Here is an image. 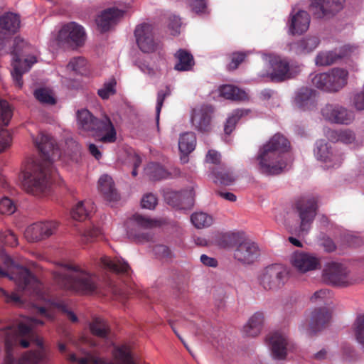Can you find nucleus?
I'll return each instance as SVG.
<instances>
[{"mask_svg": "<svg viewBox=\"0 0 364 364\" xmlns=\"http://www.w3.org/2000/svg\"><path fill=\"white\" fill-rule=\"evenodd\" d=\"M34 143L41 154L42 159L28 161L20 177L23 189L28 193L39 196L49 192L55 180L57 173L53 161L59 157L60 151L53 138L47 134L40 133L34 139Z\"/></svg>", "mask_w": 364, "mask_h": 364, "instance_id": "f257e3e1", "label": "nucleus"}, {"mask_svg": "<svg viewBox=\"0 0 364 364\" xmlns=\"http://www.w3.org/2000/svg\"><path fill=\"white\" fill-rule=\"evenodd\" d=\"M53 276L60 289L75 294H90L97 289L95 275L77 264H64L60 269L53 272Z\"/></svg>", "mask_w": 364, "mask_h": 364, "instance_id": "f03ea898", "label": "nucleus"}, {"mask_svg": "<svg viewBox=\"0 0 364 364\" xmlns=\"http://www.w3.org/2000/svg\"><path fill=\"white\" fill-rule=\"evenodd\" d=\"M289 141L283 135L275 134L259 149L257 156L259 170L266 175H277L287 166L284 154L289 149Z\"/></svg>", "mask_w": 364, "mask_h": 364, "instance_id": "7ed1b4c3", "label": "nucleus"}, {"mask_svg": "<svg viewBox=\"0 0 364 364\" xmlns=\"http://www.w3.org/2000/svg\"><path fill=\"white\" fill-rule=\"evenodd\" d=\"M77 123L80 132L88 135L100 137L105 143H112L116 140V131L109 117L99 119L94 117L87 109L78 110L77 112Z\"/></svg>", "mask_w": 364, "mask_h": 364, "instance_id": "20e7f679", "label": "nucleus"}, {"mask_svg": "<svg viewBox=\"0 0 364 364\" xmlns=\"http://www.w3.org/2000/svg\"><path fill=\"white\" fill-rule=\"evenodd\" d=\"M166 223L164 219H151L139 213L134 214L127 221V233L136 242H146L152 240L153 235L148 230Z\"/></svg>", "mask_w": 364, "mask_h": 364, "instance_id": "39448f33", "label": "nucleus"}, {"mask_svg": "<svg viewBox=\"0 0 364 364\" xmlns=\"http://www.w3.org/2000/svg\"><path fill=\"white\" fill-rule=\"evenodd\" d=\"M16 279L18 285L17 291H13L9 294L4 289L0 288V296L4 298L6 303L21 305L22 304V301L18 291L32 290L33 292L38 293L39 283L31 271L26 267H20L18 269Z\"/></svg>", "mask_w": 364, "mask_h": 364, "instance_id": "423d86ee", "label": "nucleus"}, {"mask_svg": "<svg viewBox=\"0 0 364 364\" xmlns=\"http://www.w3.org/2000/svg\"><path fill=\"white\" fill-rule=\"evenodd\" d=\"M322 279L326 284L338 287H347L355 284L358 280L346 265L336 262L325 264Z\"/></svg>", "mask_w": 364, "mask_h": 364, "instance_id": "0eeeda50", "label": "nucleus"}, {"mask_svg": "<svg viewBox=\"0 0 364 364\" xmlns=\"http://www.w3.org/2000/svg\"><path fill=\"white\" fill-rule=\"evenodd\" d=\"M347 76L348 73L345 70L334 68L328 73L316 75L312 79V84L326 92H338L346 85Z\"/></svg>", "mask_w": 364, "mask_h": 364, "instance_id": "6e6552de", "label": "nucleus"}, {"mask_svg": "<svg viewBox=\"0 0 364 364\" xmlns=\"http://www.w3.org/2000/svg\"><path fill=\"white\" fill-rule=\"evenodd\" d=\"M288 278L287 269L282 264H274L265 267L262 271L258 281L264 289L276 291L285 284Z\"/></svg>", "mask_w": 364, "mask_h": 364, "instance_id": "1a4fd4ad", "label": "nucleus"}, {"mask_svg": "<svg viewBox=\"0 0 364 364\" xmlns=\"http://www.w3.org/2000/svg\"><path fill=\"white\" fill-rule=\"evenodd\" d=\"M317 208V201L313 197H303L294 203L293 210L299 218L300 232L307 233L309 231L316 215Z\"/></svg>", "mask_w": 364, "mask_h": 364, "instance_id": "9d476101", "label": "nucleus"}, {"mask_svg": "<svg viewBox=\"0 0 364 364\" xmlns=\"http://www.w3.org/2000/svg\"><path fill=\"white\" fill-rule=\"evenodd\" d=\"M85 41V32L80 25L70 22L64 25L59 31L57 41L59 46L77 48Z\"/></svg>", "mask_w": 364, "mask_h": 364, "instance_id": "9b49d317", "label": "nucleus"}, {"mask_svg": "<svg viewBox=\"0 0 364 364\" xmlns=\"http://www.w3.org/2000/svg\"><path fill=\"white\" fill-rule=\"evenodd\" d=\"M58 226V223L53 220L34 223L26 228L24 237L29 242H36L53 235Z\"/></svg>", "mask_w": 364, "mask_h": 364, "instance_id": "f8f14e48", "label": "nucleus"}, {"mask_svg": "<svg viewBox=\"0 0 364 364\" xmlns=\"http://www.w3.org/2000/svg\"><path fill=\"white\" fill-rule=\"evenodd\" d=\"M214 108L212 105H203L193 109L191 115L192 124L198 132L208 134L213 129L212 119Z\"/></svg>", "mask_w": 364, "mask_h": 364, "instance_id": "ddd939ff", "label": "nucleus"}, {"mask_svg": "<svg viewBox=\"0 0 364 364\" xmlns=\"http://www.w3.org/2000/svg\"><path fill=\"white\" fill-rule=\"evenodd\" d=\"M345 0H311L309 11L315 18L321 19L340 11Z\"/></svg>", "mask_w": 364, "mask_h": 364, "instance_id": "4468645a", "label": "nucleus"}, {"mask_svg": "<svg viewBox=\"0 0 364 364\" xmlns=\"http://www.w3.org/2000/svg\"><path fill=\"white\" fill-rule=\"evenodd\" d=\"M259 255L258 245L253 241L241 237L234 251V258L242 263L251 264Z\"/></svg>", "mask_w": 364, "mask_h": 364, "instance_id": "2eb2a0df", "label": "nucleus"}, {"mask_svg": "<svg viewBox=\"0 0 364 364\" xmlns=\"http://www.w3.org/2000/svg\"><path fill=\"white\" fill-rule=\"evenodd\" d=\"M134 36L136 43L142 52L149 53L155 50L156 43L151 25L144 23L137 26L134 31Z\"/></svg>", "mask_w": 364, "mask_h": 364, "instance_id": "dca6fc26", "label": "nucleus"}, {"mask_svg": "<svg viewBox=\"0 0 364 364\" xmlns=\"http://www.w3.org/2000/svg\"><path fill=\"white\" fill-rule=\"evenodd\" d=\"M323 117L328 121L342 124H348L354 119L353 113L339 105L328 104L321 111Z\"/></svg>", "mask_w": 364, "mask_h": 364, "instance_id": "f3484780", "label": "nucleus"}, {"mask_svg": "<svg viewBox=\"0 0 364 364\" xmlns=\"http://www.w3.org/2000/svg\"><path fill=\"white\" fill-rule=\"evenodd\" d=\"M331 310L327 307L316 308L311 314L310 321L306 328L309 335L316 333L324 328L331 319Z\"/></svg>", "mask_w": 364, "mask_h": 364, "instance_id": "a211bd4d", "label": "nucleus"}, {"mask_svg": "<svg viewBox=\"0 0 364 364\" xmlns=\"http://www.w3.org/2000/svg\"><path fill=\"white\" fill-rule=\"evenodd\" d=\"M267 341L274 359L283 360L286 358L289 343L284 334L279 331L271 333L267 337Z\"/></svg>", "mask_w": 364, "mask_h": 364, "instance_id": "6ab92c4d", "label": "nucleus"}, {"mask_svg": "<svg viewBox=\"0 0 364 364\" xmlns=\"http://www.w3.org/2000/svg\"><path fill=\"white\" fill-rule=\"evenodd\" d=\"M291 262L293 267L301 273L316 269L320 266L318 258L304 252H294Z\"/></svg>", "mask_w": 364, "mask_h": 364, "instance_id": "aec40b11", "label": "nucleus"}, {"mask_svg": "<svg viewBox=\"0 0 364 364\" xmlns=\"http://www.w3.org/2000/svg\"><path fill=\"white\" fill-rule=\"evenodd\" d=\"M29 322V325L21 323L17 327L11 325L7 326L5 328H0V331L4 333L6 337L10 338V334H13L14 337H27L32 340L34 338L33 327L38 325L41 326L44 323L43 321L36 318H31Z\"/></svg>", "mask_w": 364, "mask_h": 364, "instance_id": "412c9836", "label": "nucleus"}, {"mask_svg": "<svg viewBox=\"0 0 364 364\" xmlns=\"http://www.w3.org/2000/svg\"><path fill=\"white\" fill-rule=\"evenodd\" d=\"M310 15L304 10H299L290 15L289 20V31L291 35H301L309 28Z\"/></svg>", "mask_w": 364, "mask_h": 364, "instance_id": "4be33fe9", "label": "nucleus"}, {"mask_svg": "<svg viewBox=\"0 0 364 364\" xmlns=\"http://www.w3.org/2000/svg\"><path fill=\"white\" fill-rule=\"evenodd\" d=\"M269 64L272 69L269 74L272 81L282 82L291 77L289 63L286 59L274 56L270 58Z\"/></svg>", "mask_w": 364, "mask_h": 364, "instance_id": "5701e85b", "label": "nucleus"}, {"mask_svg": "<svg viewBox=\"0 0 364 364\" xmlns=\"http://www.w3.org/2000/svg\"><path fill=\"white\" fill-rule=\"evenodd\" d=\"M20 16L12 12H7L0 16V37L8 38L15 34L20 28Z\"/></svg>", "mask_w": 364, "mask_h": 364, "instance_id": "b1692460", "label": "nucleus"}, {"mask_svg": "<svg viewBox=\"0 0 364 364\" xmlns=\"http://www.w3.org/2000/svg\"><path fill=\"white\" fill-rule=\"evenodd\" d=\"M124 11L115 8H109L103 11L96 19V23L102 32L107 31L114 26L123 16Z\"/></svg>", "mask_w": 364, "mask_h": 364, "instance_id": "393cba45", "label": "nucleus"}, {"mask_svg": "<svg viewBox=\"0 0 364 364\" xmlns=\"http://www.w3.org/2000/svg\"><path fill=\"white\" fill-rule=\"evenodd\" d=\"M196 136L193 132H186L182 134L178 140V149L181 152V161L186 164L188 161V155L196 148Z\"/></svg>", "mask_w": 364, "mask_h": 364, "instance_id": "a878e982", "label": "nucleus"}, {"mask_svg": "<svg viewBox=\"0 0 364 364\" xmlns=\"http://www.w3.org/2000/svg\"><path fill=\"white\" fill-rule=\"evenodd\" d=\"M36 342L41 349L25 353L18 360L17 364H47L48 358L46 352L42 348L43 341L36 338Z\"/></svg>", "mask_w": 364, "mask_h": 364, "instance_id": "bb28decb", "label": "nucleus"}, {"mask_svg": "<svg viewBox=\"0 0 364 364\" xmlns=\"http://www.w3.org/2000/svg\"><path fill=\"white\" fill-rule=\"evenodd\" d=\"M187 193L186 191H171L168 192L165 195V200L167 203L174 208L178 209H185L193 204V198L191 196V191L188 197H186Z\"/></svg>", "mask_w": 364, "mask_h": 364, "instance_id": "cd10ccee", "label": "nucleus"}, {"mask_svg": "<svg viewBox=\"0 0 364 364\" xmlns=\"http://www.w3.org/2000/svg\"><path fill=\"white\" fill-rule=\"evenodd\" d=\"M98 188L106 200L117 201L119 199V195L115 188L114 183L109 176L105 174L100 178Z\"/></svg>", "mask_w": 364, "mask_h": 364, "instance_id": "c85d7f7f", "label": "nucleus"}, {"mask_svg": "<svg viewBox=\"0 0 364 364\" xmlns=\"http://www.w3.org/2000/svg\"><path fill=\"white\" fill-rule=\"evenodd\" d=\"M316 92L308 87H301L296 93L295 103L299 108L306 110L314 107Z\"/></svg>", "mask_w": 364, "mask_h": 364, "instance_id": "c756f323", "label": "nucleus"}, {"mask_svg": "<svg viewBox=\"0 0 364 364\" xmlns=\"http://www.w3.org/2000/svg\"><path fill=\"white\" fill-rule=\"evenodd\" d=\"M176 64L174 69L177 71L191 70L195 65L193 55L185 49H179L174 54Z\"/></svg>", "mask_w": 364, "mask_h": 364, "instance_id": "7c9ffc66", "label": "nucleus"}, {"mask_svg": "<svg viewBox=\"0 0 364 364\" xmlns=\"http://www.w3.org/2000/svg\"><path fill=\"white\" fill-rule=\"evenodd\" d=\"M100 262L105 268L117 274L129 276L132 272L129 264L124 259H115L112 260L107 257H102L100 259Z\"/></svg>", "mask_w": 364, "mask_h": 364, "instance_id": "2f4dec72", "label": "nucleus"}, {"mask_svg": "<svg viewBox=\"0 0 364 364\" xmlns=\"http://www.w3.org/2000/svg\"><path fill=\"white\" fill-rule=\"evenodd\" d=\"M320 40L317 36H306L294 43L291 49L297 54H308L315 50L319 45Z\"/></svg>", "mask_w": 364, "mask_h": 364, "instance_id": "473e14b6", "label": "nucleus"}, {"mask_svg": "<svg viewBox=\"0 0 364 364\" xmlns=\"http://www.w3.org/2000/svg\"><path fill=\"white\" fill-rule=\"evenodd\" d=\"M264 322V314L262 312H256L243 327V333L246 336L255 337L261 332Z\"/></svg>", "mask_w": 364, "mask_h": 364, "instance_id": "72a5a7b5", "label": "nucleus"}, {"mask_svg": "<svg viewBox=\"0 0 364 364\" xmlns=\"http://www.w3.org/2000/svg\"><path fill=\"white\" fill-rule=\"evenodd\" d=\"M212 174L214 182L223 186H230L235 181V176L225 166H218L213 168Z\"/></svg>", "mask_w": 364, "mask_h": 364, "instance_id": "f704fd0d", "label": "nucleus"}, {"mask_svg": "<svg viewBox=\"0 0 364 364\" xmlns=\"http://www.w3.org/2000/svg\"><path fill=\"white\" fill-rule=\"evenodd\" d=\"M90 329L94 336L101 338H107L110 333L107 322L100 317L93 318L90 323Z\"/></svg>", "mask_w": 364, "mask_h": 364, "instance_id": "c9c22d12", "label": "nucleus"}, {"mask_svg": "<svg viewBox=\"0 0 364 364\" xmlns=\"http://www.w3.org/2000/svg\"><path fill=\"white\" fill-rule=\"evenodd\" d=\"M93 210V205L90 201H80L71 210V216L74 220L82 221L89 217Z\"/></svg>", "mask_w": 364, "mask_h": 364, "instance_id": "e433bc0d", "label": "nucleus"}, {"mask_svg": "<svg viewBox=\"0 0 364 364\" xmlns=\"http://www.w3.org/2000/svg\"><path fill=\"white\" fill-rule=\"evenodd\" d=\"M220 93L222 97L232 100H243L247 98L246 92L232 85H224L220 87Z\"/></svg>", "mask_w": 364, "mask_h": 364, "instance_id": "4c0bfd02", "label": "nucleus"}, {"mask_svg": "<svg viewBox=\"0 0 364 364\" xmlns=\"http://www.w3.org/2000/svg\"><path fill=\"white\" fill-rule=\"evenodd\" d=\"M240 237L241 236L238 233H220L215 238V243L223 248L232 247L237 245Z\"/></svg>", "mask_w": 364, "mask_h": 364, "instance_id": "58836bf2", "label": "nucleus"}, {"mask_svg": "<svg viewBox=\"0 0 364 364\" xmlns=\"http://www.w3.org/2000/svg\"><path fill=\"white\" fill-rule=\"evenodd\" d=\"M314 154L316 158L321 161L331 162L333 160L330 147L325 140L321 139L316 141Z\"/></svg>", "mask_w": 364, "mask_h": 364, "instance_id": "ea45409f", "label": "nucleus"}, {"mask_svg": "<svg viewBox=\"0 0 364 364\" xmlns=\"http://www.w3.org/2000/svg\"><path fill=\"white\" fill-rule=\"evenodd\" d=\"M144 171L149 178L154 181L166 178L168 176L167 171L157 163H149Z\"/></svg>", "mask_w": 364, "mask_h": 364, "instance_id": "a19ab883", "label": "nucleus"}, {"mask_svg": "<svg viewBox=\"0 0 364 364\" xmlns=\"http://www.w3.org/2000/svg\"><path fill=\"white\" fill-rule=\"evenodd\" d=\"M191 220L192 224L198 229L210 227L213 223L212 216L203 212L193 213Z\"/></svg>", "mask_w": 364, "mask_h": 364, "instance_id": "79ce46f5", "label": "nucleus"}, {"mask_svg": "<svg viewBox=\"0 0 364 364\" xmlns=\"http://www.w3.org/2000/svg\"><path fill=\"white\" fill-rule=\"evenodd\" d=\"M13 116V109L5 100H0V127H6Z\"/></svg>", "mask_w": 364, "mask_h": 364, "instance_id": "37998d69", "label": "nucleus"}, {"mask_svg": "<svg viewBox=\"0 0 364 364\" xmlns=\"http://www.w3.org/2000/svg\"><path fill=\"white\" fill-rule=\"evenodd\" d=\"M340 57L333 51L319 53L316 58V64L320 66H327L334 63Z\"/></svg>", "mask_w": 364, "mask_h": 364, "instance_id": "c03bdc74", "label": "nucleus"}, {"mask_svg": "<svg viewBox=\"0 0 364 364\" xmlns=\"http://www.w3.org/2000/svg\"><path fill=\"white\" fill-rule=\"evenodd\" d=\"M353 331L357 341L364 346V314L357 316L353 324Z\"/></svg>", "mask_w": 364, "mask_h": 364, "instance_id": "a18cd8bd", "label": "nucleus"}, {"mask_svg": "<svg viewBox=\"0 0 364 364\" xmlns=\"http://www.w3.org/2000/svg\"><path fill=\"white\" fill-rule=\"evenodd\" d=\"M34 96L42 104L54 105L55 100L51 92L46 88H38L34 91Z\"/></svg>", "mask_w": 364, "mask_h": 364, "instance_id": "49530a36", "label": "nucleus"}, {"mask_svg": "<svg viewBox=\"0 0 364 364\" xmlns=\"http://www.w3.org/2000/svg\"><path fill=\"white\" fill-rule=\"evenodd\" d=\"M15 62L13 63L14 70L11 71V76L16 86L21 88L23 85L22 75L26 73L21 64L20 60L17 57H15Z\"/></svg>", "mask_w": 364, "mask_h": 364, "instance_id": "de8ad7c7", "label": "nucleus"}, {"mask_svg": "<svg viewBox=\"0 0 364 364\" xmlns=\"http://www.w3.org/2000/svg\"><path fill=\"white\" fill-rule=\"evenodd\" d=\"M17 245L18 239L14 232L11 230L0 232V247L1 245L15 247Z\"/></svg>", "mask_w": 364, "mask_h": 364, "instance_id": "09e8293b", "label": "nucleus"}, {"mask_svg": "<svg viewBox=\"0 0 364 364\" xmlns=\"http://www.w3.org/2000/svg\"><path fill=\"white\" fill-rule=\"evenodd\" d=\"M171 95V89L168 86H166L165 90H161L158 92L157 94V103L156 106V124L159 127V116L160 112L161 110V108L164 105V102L165 99Z\"/></svg>", "mask_w": 364, "mask_h": 364, "instance_id": "8fccbe9b", "label": "nucleus"}, {"mask_svg": "<svg viewBox=\"0 0 364 364\" xmlns=\"http://www.w3.org/2000/svg\"><path fill=\"white\" fill-rule=\"evenodd\" d=\"M87 60L83 57H75L68 64V68L75 73L82 74L85 71Z\"/></svg>", "mask_w": 364, "mask_h": 364, "instance_id": "3c124183", "label": "nucleus"}, {"mask_svg": "<svg viewBox=\"0 0 364 364\" xmlns=\"http://www.w3.org/2000/svg\"><path fill=\"white\" fill-rule=\"evenodd\" d=\"M116 84V80L114 78L111 79L107 82H105L103 87L99 89L97 91L99 96L103 100L108 99L110 95H112L116 92L114 88Z\"/></svg>", "mask_w": 364, "mask_h": 364, "instance_id": "603ef678", "label": "nucleus"}, {"mask_svg": "<svg viewBox=\"0 0 364 364\" xmlns=\"http://www.w3.org/2000/svg\"><path fill=\"white\" fill-rule=\"evenodd\" d=\"M12 144L11 134L7 129H0V154L6 151Z\"/></svg>", "mask_w": 364, "mask_h": 364, "instance_id": "864d4df0", "label": "nucleus"}, {"mask_svg": "<svg viewBox=\"0 0 364 364\" xmlns=\"http://www.w3.org/2000/svg\"><path fill=\"white\" fill-rule=\"evenodd\" d=\"M5 350L4 364H16V362L13 352L12 338L8 336L5 338Z\"/></svg>", "mask_w": 364, "mask_h": 364, "instance_id": "5fc2aeb1", "label": "nucleus"}, {"mask_svg": "<svg viewBox=\"0 0 364 364\" xmlns=\"http://www.w3.org/2000/svg\"><path fill=\"white\" fill-rule=\"evenodd\" d=\"M343 240L346 242L348 246L353 247H360L363 244V239L360 235L353 234V233H344L343 235Z\"/></svg>", "mask_w": 364, "mask_h": 364, "instance_id": "6e6d98bb", "label": "nucleus"}, {"mask_svg": "<svg viewBox=\"0 0 364 364\" xmlns=\"http://www.w3.org/2000/svg\"><path fill=\"white\" fill-rule=\"evenodd\" d=\"M241 116L242 113L240 111H236L227 119L224 127V132L226 134L232 133Z\"/></svg>", "mask_w": 364, "mask_h": 364, "instance_id": "4d7b16f0", "label": "nucleus"}, {"mask_svg": "<svg viewBox=\"0 0 364 364\" xmlns=\"http://www.w3.org/2000/svg\"><path fill=\"white\" fill-rule=\"evenodd\" d=\"M16 210V206L11 199L4 197L0 200V213L11 215Z\"/></svg>", "mask_w": 364, "mask_h": 364, "instance_id": "13d9d810", "label": "nucleus"}, {"mask_svg": "<svg viewBox=\"0 0 364 364\" xmlns=\"http://www.w3.org/2000/svg\"><path fill=\"white\" fill-rule=\"evenodd\" d=\"M247 55L243 52L233 53L231 55V62L228 65V69L233 70L238 68L245 59Z\"/></svg>", "mask_w": 364, "mask_h": 364, "instance_id": "bf43d9fd", "label": "nucleus"}, {"mask_svg": "<svg viewBox=\"0 0 364 364\" xmlns=\"http://www.w3.org/2000/svg\"><path fill=\"white\" fill-rule=\"evenodd\" d=\"M157 198L152 193H147L141 199V203L144 208L154 209L157 205Z\"/></svg>", "mask_w": 364, "mask_h": 364, "instance_id": "052dcab7", "label": "nucleus"}, {"mask_svg": "<svg viewBox=\"0 0 364 364\" xmlns=\"http://www.w3.org/2000/svg\"><path fill=\"white\" fill-rule=\"evenodd\" d=\"M336 134L338 136L337 140L344 144H351L355 140V134L350 130H341L338 132H336Z\"/></svg>", "mask_w": 364, "mask_h": 364, "instance_id": "680f3d73", "label": "nucleus"}, {"mask_svg": "<svg viewBox=\"0 0 364 364\" xmlns=\"http://www.w3.org/2000/svg\"><path fill=\"white\" fill-rule=\"evenodd\" d=\"M352 103L357 110H364V89L353 95Z\"/></svg>", "mask_w": 364, "mask_h": 364, "instance_id": "e2e57ef3", "label": "nucleus"}, {"mask_svg": "<svg viewBox=\"0 0 364 364\" xmlns=\"http://www.w3.org/2000/svg\"><path fill=\"white\" fill-rule=\"evenodd\" d=\"M329 297V290L323 289L314 292V294L311 297V301L314 303L326 302V300Z\"/></svg>", "mask_w": 364, "mask_h": 364, "instance_id": "0e129e2a", "label": "nucleus"}, {"mask_svg": "<svg viewBox=\"0 0 364 364\" xmlns=\"http://www.w3.org/2000/svg\"><path fill=\"white\" fill-rule=\"evenodd\" d=\"M101 235V230L97 227H92L86 230L83 234V240L92 242Z\"/></svg>", "mask_w": 364, "mask_h": 364, "instance_id": "69168bd1", "label": "nucleus"}, {"mask_svg": "<svg viewBox=\"0 0 364 364\" xmlns=\"http://www.w3.org/2000/svg\"><path fill=\"white\" fill-rule=\"evenodd\" d=\"M191 9L197 13H205L206 10V0H188Z\"/></svg>", "mask_w": 364, "mask_h": 364, "instance_id": "338daca9", "label": "nucleus"}, {"mask_svg": "<svg viewBox=\"0 0 364 364\" xmlns=\"http://www.w3.org/2000/svg\"><path fill=\"white\" fill-rule=\"evenodd\" d=\"M154 252L156 255L161 258L171 257V252L168 247L164 245H157L154 247Z\"/></svg>", "mask_w": 364, "mask_h": 364, "instance_id": "774afa93", "label": "nucleus"}]
</instances>
